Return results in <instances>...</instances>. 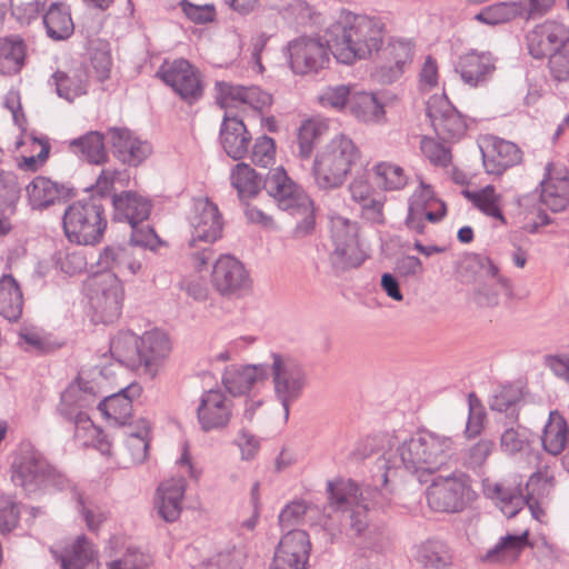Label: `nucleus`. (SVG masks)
I'll use <instances>...</instances> for the list:
<instances>
[{"label":"nucleus","mask_w":569,"mask_h":569,"mask_svg":"<svg viewBox=\"0 0 569 569\" xmlns=\"http://www.w3.org/2000/svg\"><path fill=\"white\" fill-rule=\"evenodd\" d=\"M342 527L347 537L366 548L373 547L380 535L378 526L372 522L369 509L362 503H356L343 511Z\"/></svg>","instance_id":"nucleus-22"},{"label":"nucleus","mask_w":569,"mask_h":569,"mask_svg":"<svg viewBox=\"0 0 569 569\" xmlns=\"http://www.w3.org/2000/svg\"><path fill=\"white\" fill-rule=\"evenodd\" d=\"M372 173L377 183L387 191L401 190L409 180L406 170L392 161H378L372 167Z\"/></svg>","instance_id":"nucleus-46"},{"label":"nucleus","mask_w":569,"mask_h":569,"mask_svg":"<svg viewBox=\"0 0 569 569\" xmlns=\"http://www.w3.org/2000/svg\"><path fill=\"white\" fill-rule=\"evenodd\" d=\"M11 481L29 498L51 496L71 488V481L32 447L22 448L11 465Z\"/></svg>","instance_id":"nucleus-2"},{"label":"nucleus","mask_w":569,"mask_h":569,"mask_svg":"<svg viewBox=\"0 0 569 569\" xmlns=\"http://www.w3.org/2000/svg\"><path fill=\"white\" fill-rule=\"evenodd\" d=\"M110 351L119 362L141 371L140 337L131 332H120L112 339Z\"/></svg>","instance_id":"nucleus-37"},{"label":"nucleus","mask_w":569,"mask_h":569,"mask_svg":"<svg viewBox=\"0 0 569 569\" xmlns=\"http://www.w3.org/2000/svg\"><path fill=\"white\" fill-rule=\"evenodd\" d=\"M130 395L109 393L98 403V410L118 426H132L133 397Z\"/></svg>","instance_id":"nucleus-33"},{"label":"nucleus","mask_w":569,"mask_h":569,"mask_svg":"<svg viewBox=\"0 0 569 569\" xmlns=\"http://www.w3.org/2000/svg\"><path fill=\"white\" fill-rule=\"evenodd\" d=\"M328 131V122L325 119L312 118L302 122L298 131L299 152L303 158H309L316 142Z\"/></svg>","instance_id":"nucleus-52"},{"label":"nucleus","mask_w":569,"mask_h":569,"mask_svg":"<svg viewBox=\"0 0 569 569\" xmlns=\"http://www.w3.org/2000/svg\"><path fill=\"white\" fill-rule=\"evenodd\" d=\"M18 192L17 177L11 172H0V212L12 211Z\"/></svg>","instance_id":"nucleus-64"},{"label":"nucleus","mask_w":569,"mask_h":569,"mask_svg":"<svg viewBox=\"0 0 569 569\" xmlns=\"http://www.w3.org/2000/svg\"><path fill=\"white\" fill-rule=\"evenodd\" d=\"M251 160L256 166L267 168L274 163L276 143L267 136L258 137L253 143Z\"/></svg>","instance_id":"nucleus-63"},{"label":"nucleus","mask_w":569,"mask_h":569,"mask_svg":"<svg viewBox=\"0 0 569 569\" xmlns=\"http://www.w3.org/2000/svg\"><path fill=\"white\" fill-rule=\"evenodd\" d=\"M540 200L552 211H561L569 204V171L560 162H549L540 182Z\"/></svg>","instance_id":"nucleus-17"},{"label":"nucleus","mask_w":569,"mask_h":569,"mask_svg":"<svg viewBox=\"0 0 569 569\" xmlns=\"http://www.w3.org/2000/svg\"><path fill=\"white\" fill-rule=\"evenodd\" d=\"M94 393H88L93 396ZM89 399L87 393H60V401L57 406L58 415L67 422L73 425V428L88 416L87 408Z\"/></svg>","instance_id":"nucleus-49"},{"label":"nucleus","mask_w":569,"mask_h":569,"mask_svg":"<svg viewBox=\"0 0 569 569\" xmlns=\"http://www.w3.org/2000/svg\"><path fill=\"white\" fill-rule=\"evenodd\" d=\"M455 71L463 83L477 88L483 86L496 71V59L489 51L469 50L458 57Z\"/></svg>","instance_id":"nucleus-20"},{"label":"nucleus","mask_w":569,"mask_h":569,"mask_svg":"<svg viewBox=\"0 0 569 569\" xmlns=\"http://www.w3.org/2000/svg\"><path fill=\"white\" fill-rule=\"evenodd\" d=\"M349 192L351 199L359 204L365 219L375 223L383 222L385 198L372 187L367 172L353 177Z\"/></svg>","instance_id":"nucleus-21"},{"label":"nucleus","mask_w":569,"mask_h":569,"mask_svg":"<svg viewBox=\"0 0 569 569\" xmlns=\"http://www.w3.org/2000/svg\"><path fill=\"white\" fill-rule=\"evenodd\" d=\"M158 76L183 100L192 102L202 96L199 71L186 59L164 61Z\"/></svg>","instance_id":"nucleus-13"},{"label":"nucleus","mask_w":569,"mask_h":569,"mask_svg":"<svg viewBox=\"0 0 569 569\" xmlns=\"http://www.w3.org/2000/svg\"><path fill=\"white\" fill-rule=\"evenodd\" d=\"M183 478L162 481L156 491L154 508L158 516L166 522H174L182 511V500L186 493Z\"/></svg>","instance_id":"nucleus-24"},{"label":"nucleus","mask_w":569,"mask_h":569,"mask_svg":"<svg viewBox=\"0 0 569 569\" xmlns=\"http://www.w3.org/2000/svg\"><path fill=\"white\" fill-rule=\"evenodd\" d=\"M268 379V369L263 365H231L226 368L222 382L227 391L250 390L260 387Z\"/></svg>","instance_id":"nucleus-29"},{"label":"nucleus","mask_w":569,"mask_h":569,"mask_svg":"<svg viewBox=\"0 0 569 569\" xmlns=\"http://www.w3.org/2000/svg\"><path fill=\"white\" fill-rule=\"evenodd\" d=\"M113 206L117 213L123 217L132 227L146 220L150 213L149 201L130 191L114 196Z\"/></svg>","instance_id":"nucleus-40"},{"label":"nucleus","mask_w":569,"mask_h":569,"mask_svg":"<svg viewBox=\"0 0 569 569\" xmlns=\"http://www.w3.org/2000/svg\"><path fill=\"white\" fill-rule=\"evenodd\" d=\"M386 36L385 23L375 17L341 10L326 29L331 53L341 63L350 64L378 52Z\"/></svg>","instance_id":"nucleus-1"},{"label":"nucleus","mask_w":569,"mask_h":569,"mask_svg":"<svg viewBox=\"0 0 569 569\" xmlns=\"http://www.w3.org/2000/svg\"><path fill=\"white\" fill-rule=\"evenodd\" d=\"M427 117L436 136L456 142L466 136L467 123L445 96H432L427 102Z\"/></svg>","instance_id":"nucleus-11"},{"label":"nucleus","mask_w":569,"mask_h":569,"mask_svg":"<svg viewBox=\"0 0 569 569\" xmlns=\"http://www.w3.org/2000/svg\"><path fill=\"white\" fill-rule=\"evenodd\" d=\"M217 102L227 110H252L262 112L269 109L273 102L272 96L257 86H238L229 82H218L216 86Z\"/></svg>","instance_id":"nucleus-12"},{"label":"nucleus","mask_w":569,"mask_h":569,"mask_svg":"<svg viewBox=\"0 0 569 569\" xmlns=\"http://www.w3.org/2000/svg\"><path fill=\"white\" fill-rule=\"evenodd\" d=\"M90 302L97 322L112 323L121 315L124 298L123 286L113 272L94 276L90 282Z\"/></svg>","instance_id":"nucleus-7"},{"label":"nucleus","mask_w":569,"mask_h":569,"mask_svg":"<svg viewBox=\"0 0 569 569\" xmlns=\"http://www.w3.org/2000/svg\"><path fill=\"white\" fill-rule=\"evenodd\" d=\"M152 559L137 547H128L120 559L111 561L109 569H148Z\"/></svg>","instance_id":"nucleus-60"},{"label":"nucleus","mask_w":569,"mask_h":569,"mask_svg":"<svg viewBox=\"0 0 569 569\" xmlns=\"http://www.w3.org/2000/svg\"><path fill=\"white\" fill-rule=\"evenodd\" d=\"M141 371L148 379L153 378L160 360L170 351V341L167 335L160 330L146 332L140 337Z\"/></svg>","instance_id":"nucleus-27"},{"label":"nucleus","mask_w":569,"mask_h":569,"mask_svg":"<svg viewBox=\"0 0 569 569\" xmlns=\"http://www.w3.org/2000/svg\"><path fill=\"white\" fill-rule=\"evenodd\" d=\"M69 148L74 154L94 164L103 163L107 159L104 137L99 131H90L80 138L71 140Z\"/></svg>","instance_id":"nucleus-45"},{"label":"nucleus","mask_w":569,"mask_h":569,"mask_svg":"<svg viewBox=\"0 0 569 569\" xmlns=\"http://www.w3.org/2000/svg\"><path fill=\"white\" fill-rule=\"evenodd\" d=\"M567 41H569V26L555 19L537 23L526 34L528 51L535 59H546Z\"/></svg>","instance_id":"nucleus-15"},{"label":"nucleus","mask_w":569,"mask_h":569,"mask_svg":"<svg viewBox=\"0 0 569 569\" xmlns=\"http://www.w3.org/2000/svg\"><path fill=\"white\" fill-rule=\"evenodd\" d=\"M350 88L345 84L328 87L318 97L321 107L337 111H342L350 104Z\"/></svg>","instance_id":"nucleus-62"},{"label":"nucleus","mask_w":569,"mask_h":569,"mask_svg":"<svg viewBox=\"0 0 569 569\" xmlns=\"http://www.w3.org/2000/svg\"><path fill=\"white\" fill-rule=\"evenodd\" d=\"M351 112L361 121L379 122L385 117L383 106L372 93L359 92L351 96Z\"/></svg>","instance_id":"nucleus-50"},{"label":"nucleus","mask_w":569,"mask_h":569,"mask_svg":"<svg viewBox=\"0 0 569 569\" xmlns=\"http://www.w3.org/2000/svg\"><path fill=\"white\" fill-rule=\"evenodd\" d=\"M415 559L423 569H450L453 560L448 545L437 539H429L418 546Z\"/></svg>","instance_id":"nucleus-31"},{"label":"nucleus","mask_w":569,"mask_h":569,"mask_svg":"<svg viewBox=\"0 0 569 569\" xmlns=\"http://www.w3.org/2000/svg\"><path fill=\"white\" fill-rule=\"evenodd\" d=\"M470 477L466 473L437 477L427 491L428 505L440 512H459L473 499Z\"/></svg>","instance_id":"nucleus-8"},{"label":"nucleus","mask_w":569,"mask_h":569,"mask_svg":"<svg viewBox=\"0 0 569 569\" xmlns=\"http://www.w3.org/2000/svg\"><path fill=\"white\" fill-rule=\"evenodd\" d=\"M212 288L222 297H238L251 286L249 271L232 254H220L212 266Z\"/></svg>","instance_id":"nucleus-10"},{"label":"nucleus","mask_w":569,"mask_h":569,"mask_svg":"<svg viewBox=\"0 0 569 569\" xmlns=\"http://www.w3.org/2000/svg\"><path fill=\"white\" fill-rule=\"evenodd\" d=\"M310 550L308 532L290 529L280 539L270 569H306Z\"/></svg>","instance_id":"nucleus-14"},{"label":"nucleus","mask_w":569,"mask_h":569,"mask_svg":"<svg viewBox=\"0 0 569 569\" xmlns=\"http://www.w3.org/2000/svg\"><path fill=\"white\" fill-rule=\"evenodd\" d=\"M289 66L297 74L316 73L330 62L331 42L329 37L300 36L287 47Z\"/></svg>","instance_id":"nucleus-9"},{"label":"nucleus","mask_w":569,"mask_h":569,"mask_svg":"<svg viewBox=\"0 0 569 569\" xmlns=\"http://www.w3.org/2000/svg\"><path fill=\"white\" fill-rule=\"evenodd\" d=\"M569 441V428L558 410H551L543 427L541 442L543 449L553 456L559 455Z\"/></svg>","instance_id":"nucleus-35"},{"label":"nucleus","mask_w":569,"mask_h":569,"mask_svg":"<svg viewBox=\"0 0 569 569\" xmlns=\"http://www.w3.org/2000/svg\"><path fill=\"white\" fill-rule=\"evenodd\" d=\"M102 259L122 276H133L141 269V262L124 248H107Z\"/></svg>","instance_id":"nucleus-53"},{"label":"nucleus","mask_w":569,"mask_h":569,"mask_svg":"<svg viewBox=\"0 0 569 569\" xmlns=\"http://www.w3.org/2000/svg\"><path fill=\"white\" fill-rule=\"evenodd\" d=\"M546 58L551 78L558 82L569 81V40Z\"/></svg>","instance_id":"nucleus-58"},{"label":"nucleus","mask_w":569,"mask_h":569,"mask_svg":"<svg viewBox=\"0 0 569 569\" xmlns=\"http://www.w3.org/2000/svg\"><path fill=\"white\" fill-rule=\"evenodd\" d=\"M197 417L206 432L224 428L231 417V401L227 399L226 393H202Z\"/></svg>","instance_id":"nucleus-23"},{"label":"nucleus","mask_w":569,"mask_h":569,"mask_svg":"<svg viewBox=\"0 0 569 569\" xmlns=\"http://www.w3.org/2000/svg\"><path fill=\"white\" fill-rule=\"evenodd\" d=\"M413 46L405 40H391L380 54L379 72L383 81L399 78L406 66L412 61Z\"/></svg>","instance_id":"nucleus-25"},{"label":"nucleus","mask_w":569,"mask_h":569,"mask_svg":"<svg viewBox=\"0 0 569 569\" xmlns=\"http://www.w3.org/2000/svg\"><path fill=\"white\" fill-rule=\"evenodd\" d=\"M207 259L202 253H196L190 259L191 270L180 282V288L194 300H204L208 297V287L204 277Z\"/></svg>","instance_id":"nucleus-39"},{"label":"nucleus","mask_w":569,"mask_h":569,"mask_svg":"<svg viewBox=\"0 0 569 569\" xmlns=\"http://www.w3.org/2000/svg\"><path fill=\"white\" fill-rule=\"evenodd\" d=\"M468 395V419L466 423L465 433L468 438H475L480 435L487 417L486 409L481 403L477 393Z\"/></svg>","instance_id":"nucleus-59"},{"label":"nucleus","mask_w":569,"mask_h":569,"mask_svg":"<svg viewBox=\"0 0 569 569\" xmlns=\"http://www.w3.org/2000/svg\"><path fill=\"white\" fill-rule=\"evenodd\" d=\"M523 160L521 149L513 142L498 137H489L482 148L483 168L488 174L502 176L508 169Z\"/></svg>","instance_id":"nucleus-18"},{"label":"nucleus","mask_w":569,"mask_h":569,"mask_svg":"<svg viewBox=\"0 0 569 569\" xmlns=\"http://www.w3.org/2000/svg\"><path fill=\"white\" fill-rule=\"evenodd\" d=\"M420 150L423 157L436 167L447 168L451 163L450 149L433 138L423 137L420 141Z\"/></svg>","instance_id":"nucleus-57"},{"label":"nucleus","mask_w":569,"mask_h":569,"mask_svg":"<svg viewBox=\"0 0 569 569\" xmlns=\"http://www.w3.org/2000/svg\"><path fill=\"white\" fill-rule=\"evenodd\" d=\"M23 307V296L17 280L11 274L0 278V316L9 321L20 318Z\"/></svg>","instance_id":"nucleus-36"},{"label":"nucleus","mask_w":569,"mask_h":569,"mask_svg":"<svg viewBox=\"0 0 569 569\" xmlns=\"http://www.w3.org/2000/svg\"><path fill=\"white\" fill-rule=\"evenodd\" d=\"M43 22L49 37L56 40L70 37L74 29L70 9L63 2L52 3L43 17Z\"/></svg>","instance_id":"nucleus-43"},{"label":"nucleus","mask_w":569,"mask_h":569,"mask_svg":"<svg viewBox=\"0 0 569 569\" xmlns=\"http://www.w3.org/2000/svg\"><path fill=\"white\" fill-rule=\"evenodd\" d=\"M268 193L277 201L282 210L290 211L296 218V233L305 236L316 226L315 208L307 193L297 186L282 167L268 173L266 184Z\"/></svg>","instance_id":"nucleus-5"},{"label":"nucleus","mask_w":569,"mask_h":569,"mask_svg":"<svg viewBox=\"0 0 569 569\" xmlns=\"http://www.w3.org/2000/svg\"><path fill=\"white\" fill-rule=\"evenodd\" d=\"M30 204L34 209H42L60 198L59 186L46 177H36L26 188Z\"/></svg>","instance_id":"nucleus-48"},{"label":"nucleus","mask_w":569,"mask_h":569,"mask_svg":"<svg viewBox=\"0 0 569 569\" xmlns=\"http://www.w3.org/2000/svg\"><path fill=\"white\" fill-rule=\"evenodd\" d=\"M106 228L104 210L94 199L76 201L64 212L63 229L72 242L94 244L101 240Z\"/></svg>","instance_id":"nucleus-6"},{"label":"nucleus","mask_w":569,"mask_h":569,"mask_svg":"<svg viewBox=\"0 0 569 569\" xmlns=\"http://www.w3.org/2000/svg\"><path fill=\"white\" fill-rule=\"evenodd\" d=\"M515 2H499L482 9L476 19L487 24L508 22L517 17Z\"/></svg>","instance_id":"nucleus-56"},{"label":"nucleus","mask_w":569,"mask_h":569,"mask_svg":"<svg viewBox=\"0 0 569 569\" xmlns=\"http://www.w3.org/2000/svg\"><path fill=\"white\" fill-rule=\"evenodd\" d=\"M362 156L359 146L347 134H337L315 154L311 173L322 190L341 187Z\"/></svg>","instance_id":"nucleus-3"},{"label":"nucleus","mask_w":569,"mask_h":569,"mask_svg":"<svg viewBox=\"0 0 569 569\" xmlns=\"http://www.w3.org/2000/svg\"><path fill=\"white\" fill-rule=\"evenodd\" d=\"M272 372L277 391H296L305 388L306 377L302 370L279 355H273Z\"/></svg>","instance_id":"nucleus-41"},{"label":"nucleus","mask_w":569,"mask_h":569,"mask_svg":"<svg viewBox=\"0 0 569 569\" xmlns=\"http://www.w3.org/2000/svg\"><path fill=\"white\" fill-rule=\"evenodd\" d=\"M436 211L427 208H420L418 203H411L409 208V214L407 218V224L410 229L418 233L423 232V219L430 222L439 221L446 214V206L441 201H436Z\"/></svg>","instance_id":"nucleus-55"},{"label":"nucleus","mask_w":569,"mask_h":569,"mask_svg":"<svg viewBox=\"0 0 569 569\" xmlns=\"http://www.w3.org/2000/svg\"><path fill=\"white\" fill-rule=\"evenodd\" d=\"M466 198L485 216L503 226L507 223L503 214V197L493 186H486L477 191L465 192Z\"/></svg>","instance_id":"nucleus-32"},{"label":"nucleus","mask_w":569,"mask_h":569,"mask_svg":"<svg viewBox=\"0 0 569 569\" xmlns=\"http://www.w3.org/2000/svg\"><path fill=\"white\" fill-rule=\"evenodd\" d=\"M231 111L226 110L220 129V140L226 153L234 160L242 159L247 151L251 134L246 124L237 117H232Z\"/></svg>","instance_id":"nucleus-26"},{"label":"nucleus","mask_w":569,"mask_h":569,"mask_svg":"<svg viewBox=\"0 0 569 569\" xmlns=\"http://www.w3.org/2000/svg\"><path fill=\"white\" fill-rule=\"evenodd\" d=\"M191 242H214L222 234L223 221L217 204L208 199H197L190 218Z\"/></svg>","instance_id":"nucleus-19"},{"label":"nucleus","mask_w":569,"mask_h":569,"mask_svg":"<svg viewBox=\"0 0 569 569\" xmlns=\"http://www.w3.org/2000/svg\"><path fill=\"white\" fill-rule=\"evenodd\" d=\"M231 184L243 201L254 198L261 189V180L247 163H238L231 171Z\"/></svg>","instance_id":"nucleus-47"},{"label":"nucleus","mask_w":569,"mask_h":569,"mask_svg":"<svg viewBox=\"0 0 569 569\" xmlns=\"http://www.w3.org/2000/svg\"><path fill=\"white\" fill-rule=\"evenodd\" d=\"M327 493L330 506L345 511L359 503L358 499L361 496V490L355 480L339 477L327 481Z\"/></svg>","instance_id":"nucleus-38"},{"label":"nucleus","mask_w":569,"mask_h":569,"mask_svg":"<svg viewBox=\"0 0 569 569\" xmlns=\"http://www.w3.org/2000/svg\"><path fill=\"white\" fill-rule=\"evenodd\" d=\"M523 393H493L489 406L492 411L505 412L509 420H517Z\"/></svg>","instance_id":"nucleus-61"},{"label":"nucleus","mask_w":569,"mask_h":569,"mask_svg":"<svg viewBox=\"0 0 569 569\" xmlns=\"http://www.w3.org/2000/svg\"><path fill=\"white\" fill-rule=\"evenodd\" d=\"M331 238L335 243V254L346 267H358L365 260L357 236V226L349 219L333 216L330 218Z\"/></svg>","instance_id":"nucleus-16"},{"label":"nucleus","mask_w":569,"mask_h":569,"mask_svg":"<svg viewBox=\"0 0 569 569\" xmlns=\"http://www.w3.org/2000/svg\"><path fill=\"white\" fill-rule=\"evenodd\" d=\"M150 422L144 418H140L134 427L129 426V429L124 431V446L133 463H142L147 459L150 446Z\"/></svg>","instance_id":"nucleus-42"},{"label":"nucleus","mask_w":569,"mask_h":569,"mask_svg":"<svg viewBox=\"0 0 569 569\" xmlns=\"http://www.w3.org/2000/svg\"><path fill=\"white\" fill-rule=\"evenodd\" d=\"M529 545L528 530L520 535L507 533L505 537H501L492 548L488 549L486 553L480 557V560L487 563H500L506 559L508 553L512 552L515 553V558H517Z\"/></svg>","instance_id":"nucleus-44"},{"label":"nucleus","mask_w":569,"mask_h":569,"mask_svg":"<svg viewBox=\"0 0 569 569\" xmlns=\"http://www.w3.org/2000/svg\"><path fill=\"white\" fill-rule=\"evenodd\" d=\"M110 140L118 158L130 166L140 164L151 152L150 144L128 129H111Z\"/></svg>","instance_id":"nucleus-28"},{"label":"nucleus","mask_w":569,"mask_h":569,"mask_svg":"<svg viewBox=\"0 0 569 569\" xmlns=\"http://www.w3.org/2000/svg\"><path fill=\"white\" fill-rule=\"evenodd\" d=\"M27 44L17 36L0 38V74H19L26 64Z\"/></svg>","instance_id":"nucleus-30"},{"label":"nucleus","mask_w":569,"mask_h":569,"mask_svg":"<svg viewBox=\"0 0 569 569\" xmlns=\"http://www.w3.org/2000/svg\"><path fill=\"white\" fill-rule=\"evenodd\" d=\"M483 493L490 499H497L501 503V511L508 518L517 516L523 508L521 490L516 491L495 483L493 486L483 485Z\"/></svg>","instance_id":"nucleus-51"},{"label":"nucleus","mask_w":569,"mask_h":569,"mask_svg":"<svg viewBox=\"0 0 569 569\" xmlns=\"http://www.w3.org/2000/svg\"><path fill=\"white\" fill-rule=\"evenodd\" d=\"M451 439L430 432H418L398 447L403 468L417 476L420 483L443 466L450 457Z\"/></svg>","instance_id":"nucleus-4"},{"label":"nucleus","mask_w":569,"mask_h":569,"mask_svg":"<svg viewBox=\"0 0 569 569\" xmlns=\"http://www.w3.org/2000/svg\"><path fill=\"white\" fill-rule=\"evenodd\" d=\"M58 94L72 100L87 91L89 72L82 66H72L67 71H57L53 74Z\"/></svg>","instance_id":"nucleus-34"},{"label":"nucleus","mask_w":569,"mask_h":569,"mask_svg":"<svg viewBox=\"0 0 569 569\" xmlns=\"http://www.w3.org/2000/svg\"><path fill=\"white\" fill-rule=\"evenodd\" d=\"M553 477H548L541 472L532 473L526 482L522 497L528 500H538L548 502L553 490Z\"/></svg>","instance_id":"nucleus-54"}]
</instances>
